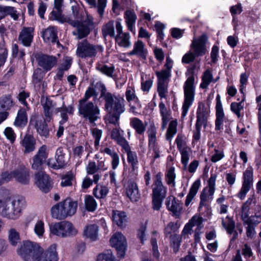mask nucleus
Instances as JSON below:
<instances>
[{"label": "nucleus", "mask_w": 261, "mask_h": 261, "mask_svg": "<svg viewBox=\"0 0 261 261\" xmlns=\"http://www.w3.org/2000/svg\"><path fill=\"white\" fill-rule=\"evenodd\" d=\"M123 131L119 128H115V140L125 150L129 149L128 143L123 137Z\"/></svg>", "instance_id": "obj_37"}, {"label": "nucleus", "mask_w": 261, "mask_h": 261, "mask_svg": "<svg viewBox=\"0 0 261 261\" xmlns=\"http://www.w3.org/2000/svg\"><path fill=\"white\" fill-rule=\"evenodd\" d=\"M41 102L44 109L46 119L47 121H49L52 116L53 111L56 105L48 97L42 98Z\"/></svg>", "instance_id": "obj_26"}, {"label": "nucleus", "mask_w": 261, "mask_h": 261, "mask_svg": "<svg viewBox=\"0 0 261 261\" xmlns=\"http://www.w3.org/2000/svg\"><path fill=\"white\" fill-rule=\"evenodd\" d=\"M177 148L181 156V161L184 165V169H187V165L189 160V153L191 148L188 146L186 138L180 134H178L175 139Z\"/></svg>", "instance_id": "obj_11"}, {"label": "nucleus", "mask_w": 261, "mask_h": 261, "mask_svg": "<svg viewBox=\"0 0 261 261\" xmlns=\"http://www.w3.org/2000/svg\"><path fill=\"white\" fill-rule=\"evenodd\" d=\"M125 15L128 29L130 31L132 32L133 30V26L137 19L136 15L132 11L127 10L125 12Z\"/></svg>", "instance_id": "obj_42"}, {"label": "nucleus", "mask_w": 261, "mask_h": 261, "mask_svg": "<svg viewBox=\"0 0 261 261\" xmlns=\"http://www.w3.org/2000/svg\"><path fill=\"white\" fill-rule=\"evenodd\" d=\"M43 38L46 42H57L58 44L59 43L57 39V29L54 27H49L43 31Z\"/></svg>", "instance_id": "obj_27"}, {"label": "nucleus", "mask_w": 261, "mask_h": 261, "mask_svg": "<svg viewBox=\"0 0 261 261\" xmlns=\"http://www.w3.org/2000/svg\"><path fill=\"white\" fill-rule=\"evenodd\" d=\"M13 106L11 96L4 95L0 97V109L7 112Z\"/></svg>", "instance_id": "obj_41"}, {"label": "nucleus", "mask_w": 261, "mask_h": 261, "mask_svg": "<svg viewBox=\"0 0 261 261\" xmlns=\"http://www.w3.org/2000/svg\"><path fill=\"white\" fill-rule=\"evenodd\" d=\"M36 184L43 192H48L51 188V180L48 175L43 172H38L35 175Z\"/></svg>", "instance_id": "obj_17"}, {"label": "nucleus", "mask_w": 261, "mask_h": 261, "mask_svg": "<svg viewBox=\"0 0 261 261\" xmlns=\"http://www.w3.org/2000/svg\"><path fill=\"white\" fill-rule=\"evenodd\" d=\"M124 102L122 97L115 98V121H118L119 115L125 111Z\"/></svg>", "instance_id": "obj_40"}, {"label": "nucleus", "mask_w": 261, "mask_h": 261, "mask_svg": "<svg viewBox=\"0 0 261 261\" xmlns=\"http://www.w3.org/2000/svg\"><path fill=\"white\" fill-rule=\"evenodd\" d=\"M8 240L13 246H16L20 242L19 233L14 228H11L9 231Z\"/></svg>", "instance_id": "obj_45"}, {"label": "nucleus", "mask_w": 261, "mask_h": 261, "mask_svg": "<svg viewBox=\"0 0 261 261\" xmlns=\"http://www.w3.org/2000/svg\"><path fill=\"white\" fill-rule=\"evenodd\" d=\"M14 178L21 184H27L29 181V170L24 166H21L13 171Z\"/></svg>", "instance_id": "obj_24"}, {"label": "nucleus", "mask_w": 261, "mask_h": 261, "mask_svg": "<svg viewBox=\"0 0 261 261\" xmlns=\"http://www.w3.org/2000/svg\"><path fill=\"white\" fill-rule=\"evenodd\" d=\"M23 261H58L59 257L56 246L51 245L43 251L39 244L30 241L23 242L17 250Z\"/></svg>", "instance_id": "obj_1"}, {"label": "nucleus", "mask_w": 261, "mask_h": 261, "mask_svg": "<svg viewBox=\"0 0 261 261\" xmlns=\"http://www.w3.org/2000/svg\"><path fill=\"white\" fill-rule=\"evenodd\" d=\"M149 145H154L156 140V129L154 126H151L148 130Z\"/></svg>", "instance_id": "obj_63"}, {"label": "nucleus", "mask_w": 261, "mask_h": 261, "mask_svg": "<svg viewBox=\"0 0 261 261\" xmlns=\"http://www.w3.org/2000/svg\"><path fill=\"white\" fill-rule=\"evenodd\" d=\"M226 219V221H224L223 219H222V226L226 230L228 233L233 234L231 241H234L237 239L238 235V232L234 230L235 222L229 216H227Z\"/></svg>", "instance_id": "obj_29"}, {"label": "nucleus", "mask_w": 261, "mask_h": 261, "mask_svg": "<svg viewBox=\"0 0 261 261\" xmlns=\"http://www.w3.org/2000/svg\"><path fill=\"white\" fill-rule=\"evenodd\" d=\"M127 222V216L125 212L115 211V222L118 226L125 227Z\"/></svg>", "instance_id": "obj_43"}, {"label": "nucleus", "mask_w": 261, "mask_h": 261, "mask_svg": "<svg viewBox=\"0 0 261 261\" xmlns=\"http://www.w3.org/2000/svg\"><path fill=\"white\" fill-rule=\"evenodd\" d=\"M67 164L65 158V153L62 148H58L55 153V159L50 158L47 161L48 166L54 169H58L64 167Z\"/></svg>", "instance_id": "obj_15"}, {"label": "nucleus", "mask_w": 261, "mask_h": 261, "mask_svg": "<svg viewBox=\"0 0 261 261\" xmlns=\"http://www.w3.org/2000/svg\"><path fill=\"white\" fill-rule=\"evenodd\" d=\"M213 79V75L211 71L206 70L202 77V83L200 84V88L202 89H206L208 85L212 82Z\"/></svg>", "instance_id": "obj_48"}, {"label": "nucleus", "mask_w": 261, "mask_h": 261, "mask_svg": "<svg viewBox=\"0 0 261 261\" xmlns=\"http://www.w3.org/2000/svg\"><path fill=\"white\" fill-rule=\"evenodd\" d=\"M47 155V147L45 145L42 146L33 159L32 168L34 170H40Z\"/></svg>", "instance_id": "obj_16"}, {"label": "nucleus", "mask_w": 261, "mask_h": 261, "mask_svg": "<svg viewBox=\"0 0 261 261\" xmlns=\"http://www.w3.org/2000/svg\"><path fill=\"white\" fill-rule=\"evenodd\" d=\"M85 204L87 211H94L97 208V203L94 198L91 196H86L85 198Z\"/></svg>", "instance_id": "obj_46"}, {"label": "nucleus", "mask_w": 261, "mask_h": 261, "mask_svg": "<svg viewBox=\"0 0 261 261\" xmlns=\"http://www.w3.org/2000/svg\"><path fill=\"white\" fill-rule=\"evenodd\" d=\"M207 37L205 35H201L197 40H193L191 47L193 49V53L196 57L201 56L206 52L205 44Z\"/></svg>", "instance_id": "obj_18"}, {"label": "nucleus", "mask_w": 261, "mask_h": 261, "mask_svg": "<svg viewBox=\"0 0 261 261\" xmlns=\"http://www.w3.org/2000/svg\"><path fill=\"white\" fill-rule=\"evenodd\" d=\"M156 75L158 79V82L167 83V80L170 75V71L168 70H162L160 71H156Z\"/></svg>", "instance_id": "obj_54"}, {"label": "nucleus", "mask_w": 261, "mask_h": 261, "mask_svg": "<svg viewBox=\"0 0 261 261\" xmlns=\"http://www.w3.org/2000/svg\"><path fill=\"white\" fill-rule=\"evenodd\" d=\"M194 81L193 76L189 77L186 81L184 86L185 100L182 106V116H185L190 106L192 105L194 99Z\"/></svg>", "instance_id": "obj_10"}, {"label": "nucleus", "mask_w": 261, "mask_h": 261, "mask_svg": "<svg viewBox=\"0 0 261 261\" xmlns=\"http://www.w3.org/2000/svg\"><path fill=\"white\" fill-rule=\"evenodd\" d=\"M208 116L209 110L205 107L204 104L200 103L197 111L196 126L201 127L203 125L204 128L206 127Z\"/></svg>", "instance_id": "obj_21"}, {"label": "nucleus", "mask_w": 261, "mask_h": 261, "mask_svg": "<svg viewBox=\"0 0 261 261\" xmlns=\"http://www.w3.org/2000/svg\"><path fill=\"white\" fill-rule=\"evenodd\" d=\"M103 50L101 46H95L89 43L87 40H84L78 44L76 54L81 58H92L97 54L101 53Z\"/></svg>", "instance_id": "obj_9"}, {"label": "nucleus", "mask_w": 261, "mask_h": 261, "mask_svg": "<svg viewBox=\"0 0 261 261\" xmlns=\"http://www.w3.org/2000/svg\"><path fill=\"white\" fill-rule=\"evenodd\" d=\"M30 126L36 129L40 136L47 137L49 130L44 118L42 116L34 115L30 118Z\"/></svg>", "instance_id": "obj_12"}, {"label": "nucleus", "mask_w": 261, "mask_h": 261, "mask_svg": "<svg viewBox=\"0 0 261 261\" xmlns=\"http://www.w3.org/2000/svg\"><path fill=\"white\" fill-rule=\"evenodd\" d=\"M91 133L94 139V145L96 147L99 145V142L102 136V130L97 128H91Z\"/></svg>", "instance_id": "obj_50"}, {"label": "nucleus", "mask_w": 261, "mask_h": 261, "mask_svg": "<svg viewBox=\"0 0 261 261\" xmlns=\"http://www.w3.org/2000/svg\"><path fill=\"white\" fill-rule=\"evenodd\" d=\"M253 184V169L248 167L244 173L243 182L242 188L238 194L241 199H244L247 193L250 190Z\"/></svg>", "instance_id": "obj_14"}, {"label": "nucleus", "mask_w": 261, "mask_h": 261, "mask_svg": "<svg viewBox=\"0 0 261 261\" xmlns=\"http://www.w3.org/2000/svg\"><path fill=\"white\" fill-rule=\"evenodd\" d=\"M49 229L51 234L62 238L75 236L77 232V229L73 224L68 221L51 224Z\"/></svg>", "instance_id": "obj_8"}, {"label": "nucleus", "mask_w": 261, "mask_h": 261, "mask_svg": "<svg viewBox=\"0 0 261 261\" xmlns=\"http://www.w3.org/2000/svg\"><path fill=\"white\" fill-rule=\"evenodd\" d=\"M77 208V201L71 198H66L51 207V215L56 219H64L68 216L73 215L76 213Z\"/></svg>", "instance_id": "obj_4"}, {"label": "nucleus", "mask_w": 261, "mask_h": 261, "mask_svg": "<svg viewBox=\"0 0 261 261\" xmlns=\"http://www.w3.org/2000/svg\"><path fill=\"white\" fill-rule=\"evenodd\" d=\"M200 186V180H196L192 185L191 188H190V191L187 196L186 199L185 201V205L188 206L191 202L192 201L193 198L197 194L198 190Z\"/></svg>", "instance_id": "obj_36"}, {"label": "nucleus", "mask_w": 261, "mask_h": 261, "mask_svg": "<svg viewBox=\"0 0 261 261\" xmlns=\"http://www.w3.org/2000/svg\"><path fill=\"white\" fill-rule=\"evenodd\" d=\"M72 14L74 19L71 17H66L64 21L67 22L74 27L77 28V38L82 39L87 36L94 28V23L93 17L90 15H87L86 19L80 23L78 8L76 6L72 7Z\"/></svg>", "instance_id": "obj_3"}, {"label": "nucleus", "mask_w": 261, "mask_h": 261, "mask_svg": "<svg viewBox=\"0 0 261 261\" xmlns=\"http://www.w3.org/2000/svg\"><path fill=\"white\" fill-rule=\"evenodd\" d=\"M217 175L212 174L208 180V188H204L200 194V207L207 203L209 200L213 199V196L215 191V182Z\"/></svg>", "instance_id": "obj_13"}, {"label": "nucleus", "mask_w": 261, "mask_h": 261, "mask_svg": "<svg viewBox=\"0 0 261 261\" xmlns=\"http://www.w3.org/2000/svg\"><path fill=\"white\" fill-rule=\"evenodd\" d=\"M255 202V198L254 195L249 197L247 200L243 203L241 208V218L243 221L249 218V206L252 203Z\"/></svg>", "instance_id": "obj_35"}, {"label": "nucleus", "mask_w": 261, "mask_h": 261, "mask_svg": "<svg viewBox=\"0 0 261 261\" xmlns=\"http://www.w3.org/2000/svg\"><path fill=\"white\" fill-rule=\"evenodd\" d=\"M152 208L155 211L160 210L162 206V202L166 196L167 191L163 186L161 176L156 175V179L152 186Z\"/></svg>", "instance_id": "obj_6"}, {"label": "nucleus", "mask_w": 261, "mask_h": 261, "mask_svg": "<svg viewBox=\"0 0 261 261\" xmlns=\"http://www.w3.org/2000/svg\"><path fill=\"white\" fill-rule=\"evenodd\" d=\"M244 224L247 225L246 228V234L247 237L252 238L255 234L254 225L253 224V220L251 219H247L244 221Z\"/></svg>", "instance_id": "obj_51"}, {"label": "nucleus", "mask_w": 261, "mask_h": 261, "mask_svg": "<svg viewBox=\"0 0 261 261\" xmlns=\"http://www.w3.org/2000/svg\"><path fill=\"white\" fill-rule=\"evenodd\" d=\"M102 32L104 36L110 35V36H113L114 35V27L113 22L110 21L107 23L102 29Z\"/></svg>", "instance_id": "obj_59"}, {"label": "nucleus", "mask_w": 261, "mask_h": 261, "mask_svg": "<svg viewBox=\"0 0 261 261\" xmlns=\"http://www.w3.org/2000/svg\"><path fill=\"white\" fill-rule=\"evenodd\" d=\"M244 100L243 99L240 102H232L230 105L231 110L235 113L238 118H240L241 115L240 111L243 109V106L242 105V102Z\"/></svg>", "instance_id": "obj_58"}, {"label": "nucleus", "mask_w": 261, "mask_h": 261, "mask_svg": "<svg viewBox=\"0 0 261 261\" xmlns=\"http://www.w3.org/2000/svg\"><path fill=\"white\" fill-rule=\"evenodd\" d=\"M63 0H55L54 8L52 11L53 15H55L56 17H59L62 11Z\"/></svg>", "instance_id": "obj_56"}, {"label": "nucleus", "mask_w": 261, "mask_h": 261, "mask_svg": "<svg viewBox=\"0 0 261 261\" xmlns=\"http://www.w3.org/2000/svg\"><path fill=\"white\" fill-rule=\"evenodd\" d=\"M96 68L106 75L111 77L113 76L114 72L113 67H108L107 65H98L97 66Z\"/></svg>", "instance_id": "obj_57"}, {"label": "nucleus", "mask_w": 261, "mask_h": 261, "mask_svg": "<svg viewBox=\"0 0 261 261\" xmlns=\"http://www.w3.org/2000/svg\"><path fill=\"white\" fill-rule=\"evenodd\" d=\"M73 177V175L72 173H69L67 174L62 178L61 185L62 187H67L71 185Z\"/></svg>", "instance_id": "obj_64"}, {"label": "nucleus", "mask_w": 261, "mask_h": 261, "mask_svg": "<svg viewBox=\"0 0 261 261\" xmlns=\"http://www.w3.org/2000/svg\"><path fill=\"white\" fill-rule=\"evenodd\" d=\"M158 92L161 98L165 97L167 92V83L158 82Z\"/></svg>", "instance_id": "obj_61"}, {"label": "nucleus", "mask_w": 261, "mask_h": 261, "mask_svg": "<svg viewBox=\"0 0 261 261\" xmlns=\"http://www.w3.org/2000/svg\"><path fill=\"white\" fill-rule=\"evenodd\" d=\"M44 225V222L42 220H38L34 225V231L39 238L44 237L45 233Z\"/></svg>", "instance_id": "obj_44"}, {"label": "nucleus", "mask_w": 261, "mask_h": 261, "mask_svg": "<svg viewBox=\"0 0 261 261\" xmlns=\"http://www.w3.org/2000/svg\"><path fill=\"white\" fill-rule=\"evenodd\" d=\"M127 196L132 201H137L140 198V194L137 184L134 181H128L125 188Z\"/></svg>", "instance_id": "obj_23"}, {"label": "nucleus", "mask_w": 261, "mask_h": 261, "mask_svg": "<svg viewBox=\"0 0 261 261\" xmlns=\"http://www.w3.org/2000/svg\"><path fill=\"white\" fill-rule=\"evenodd\" d=\"M169 237L174 251L175 252H177L181 242V237H179L177 234H173L170 235Z\"/></svg>", "instance_id": "obj_53"}, {"label": "nucleus", "mask_w": 261, "mask_h": 261, "mask_svg": "<svg viewBox=\"0 0 261 261\" xmlns=\"http://www.w3.org/2000/svg\"><path fill=\"white\" fill-rule=\"evenodd\" d=\"M25 206V201L22 198L13 201L9 198L0 199V215L9 220H16L20 216Z\"/></svg>", "instance_id": "obj_2"}, {"label": "nucleus", "mask_w": 261, "mask_h": 261, "mask_svg": "<svg viewBox=\"0 0 261 261\" xmlns=\"http://www.w3.org/2000/svg\"><path fill=\"white\" fill-rule=\"evenodd\" d=\"M178 228L179 226L177 223H174L172 222H169L164 229V233L166 237L172 235V232H174L176 231Z\"/></svg>", "instance_id": "obj_55"}, {"label": "nucleus", "mask_w": 261, "mask_h": 261, "mask_svg": "<svg viewBox=\"0 0 261 261\" xmlns=\"http://www.w3.org/2000/svg\"><path fill=\"white\" fill-rule=\"evenodd\" d=\"M216 119L215 121L216 129L220 130L221 125L224 121V114L220 100V96L218 94L216 97Z\"/></svg>", "instance_id": "obj_25"}, {"label": "nucleus", "mask_w": 261, "mask_h": 261, "mask_svg": "<svg viewBox=\"0 0 261 261\" xmlns=\"http://www.w3.org/2000/svg\"><path fill=\"white\" fill-rule=\"evenodd\" d=\"M179 203L176 201L175 198L170 196L167 197L166 205L168 210L172 212L174 216L178 217L179 212L181 208Z\"/></svg>", "instance_id": "obj_30"}, {"label": "nucleus", "mask_w": 261, "mask_h": 261, "mask_svg": "<svg viewBox=\"0 0 261 261\" xmlns=\"http://www.w3.org/2000/svg\"><path fill=\"white\" fill-rule=\"evenodd\" d=\"M130 124L138 134L142 135L145 130L146 124L137 118H132Z\"/></svg>", "instance_id": "obj_38"}, {"label": "nucleus", "mask_w": 261, "mask_h": 261, "mask_svg": "<svg viewBox=\"0 0 261 261\" xmlns=\"http://www.w3.org/2000/svg\"><path fill=\"white\" fill-rule=\"evenodd\" d=\"M147 51L145 48L143 42L141 40L135 42L133 45V49L128 55L130 56L137 55L143 59H145Z\"/></svg>", "instance_id": "obj_28"}, {"label": "nucleus", "mask_w": 261, "mask_h": 261, "mask_svg": "<svg viewBox=\"0 0 261 261\" xmlns=\"http://www.w3.org/2000/svg\"><path fill=\"white\" fill-rule=\"evenodd\" d=\"M78 111L80 115L92 123L93 126L95 125V121L99 118V109L91 101L79 100Z\"/></svg>", "instance_id": "obj_5"}, {"label": "nucleus", "mask_w": 261, "mask_h": 261, "mask_svg": "<svg viewBox=\"0 0 261 261\" xmlns=\"http://www.w3.org/2000/svg\"><path fill=\"white\" fill-rule=\"evenodd\" d=\"M193 232L192 227L191 226L190 223L189 222L186 224L182 231L181 238L184 239L188 238L190 235H191Z\"/></svg>", "instance_id": "obj_62"}, {"label": "nucleus", "mask_w": 261, "mask_h": 261, "mask_svg": "<svg viewBox=\"0 0 261 261\" xmlns=\"http://www.w3.org/2000/svg\"><path fill=\"white\" fill-rule=\"evenodd\" d=\"M177 123L175 121H171L167 129L166 134V139L170 140L173 136L176 133Z\"/></svg>", "instance_id": "obj_52"}, {"label": "nucleus", "mask_w": 261, "mask_h": 261, "mask_svg": "<svg viewBox=\"0 0 261 261\" xmlns=\"http://www.w3.org/2000/svg\"><path fill=\"white\" fill-rule=\"evenodd\" d=\"M127 154V160L129 163H130L132 167L134 168L137 165L138 162L137 155L135 152L132 151L129 149L125 150Z\"/></svg>", "instance_id": "obj_60"}, {"label": "nucleus", "mask_w": 261, "mask_h": 261, "mask_svg": "<svg viewBox=\"0 0 261 261\" xmlns=\"http://www.w3.org/2000/svg\"><path fill=\"white\" fill-rule=\"evenodd\" d=\"M38 65L44 70H50L57 63L55 57L47 55H41L37 58Z\"/></svg>", "instance_id": "obj_20"}, {"label": "nucleus", "mask_w": 261, "mask_h": 261, "mask_svg": "<svg viewBox=\"0 0 261 261\" xmlns=\"http://www.w3.org/2000/svg\"><path fill=\"white\" fill-rule=\"evenodd\" d=\"M108 192L107 187L105 186H97L93 190V194L97 198H102L105 197Z\"/></svg>", "instance_id": "obj_49"}, {"label": "nucleus", "mask_w": 261, "mask_h": 261, "mask_svg": "<svg viewBox=\"0 0 261 261\" xmlns=\"http://www.w3.org/2000/svg\"><path fill=\"white\" fill-rule=\"evenodd\" d=\"M34 28L24 27L19 33L18 40L25 46H30L33 38Z\"/></svg>", "instance_id": "obj_22"}, {"label": "nucleus", "mask_w": 261, "mask_h": 261, "mask_svg": "<svg viewBox=\"0 0 261 261\" xmlns=\"http://www.w3.org/2000/svg\"><path fill=\"white\" fill-rule=\"evenodd\" d=\"M56 111L57 112H60L61 113V115L62 119L60 123L61 124H62L65 123L68 119L67 113L71 114L73 113L74 107L72 105H70L67 107H66L64 105H63L61 108H57Z\"/></svg>", "instance_id": "obj_39"}, {"label": "nucleus", "mask_w": 261, "mask_h": 261, "mask_svg": "<svg viewBox=\"0 0 261 261\" xmlns=\"http://www.w3.org/2000/svg\"><path fill=\"white\" fill-rule=\"evenodd\" d=\"M96 261H114L113 251L111 250H105L97 256Z\"/></svg>", "instance_id": "obj_47"}, {"label": "nucleus", "mask_w": 261, "mask_h": 261, "mask_svg": "<svg viewBox=\"0 0 261 261\" xmlns=\"http://www.w3.org/2000/svg\"><path fill=\"white\" fill-rule=\"evenodd\" d=\"M98 226L95 224H90L86 227L84 230V236L92 241H95L98 238Z\"/></svg>", "instance_id": "obj_34"}, {"label": "nucleus", "mask_w": 261, "mask_h": 261, "mask_svg": "<svg viewBox=\"0 0 261 261\" xmlns=\"http://www.w3.org/2000/svg\"><path fill=\"white\" fill-rule=\"evenodd\" d=\"M28 122V116L25 109H21L18 111L14 124L19 127H24Z\"/></svg>", "instance_id": "obj_33"}, {"label": "nucleus", "mask_w": 261, "mask_h": 261, "mask_svg": "<svg viewBox=\"0 0 261 261\" xmlns=\"http://www.w3.org/2000/svg\"><path fill=\"white\" fill-rule=\"evenodd\" d=\"M126 248L127 242L125 237L121 233H115V250L118 257L124 256Z\"/></svg>", "instance_id": "obj_19"}, {"label": "nucleus", "mask_w": 261, "mask_h": 261, "mask_svg": "<svg viewBox=\"0 0 261 261\" xmlns=\"http://www.w3.org/2000/svg\"><path fill=\"white\" fill-rule=\"evenodd\" d=\"M130 35L128 33H120L115 36V42L122 47L128 48L131 45Z\"/></svg>", "instance_id": "obj_31"}, {"label": "nucleus", "mask_w": 261, "mask_h": 261, "mask_svg": "<svg viewBox=\"0 0 261 261\" xmlns=\"http://www.w3.org/2000/svg\"><path fill=\"white\" fill-rule=\"evenodd\" d=\"M22 145L24 148V152L29 153L33 151L35 148V140L34 138L30 135L25 136L22 141Z\"/></svg>", "instance_id": "obj_32"}, {"label": "nucleus", "mask_w": 261, "mask_h": 261, "mask_svg": "<svg viewBox=\"0 0 261 261\" xmlns=\"http://www.w3.org/2000/svg\"><path fill=\"white\" fill-rule=\"evenodd\" d=\"M95 87L101 91V97H103L106 101L105 108L108 112L105 118L106 122L114 124V108L113 107L114 102L112 95L107 92L105 85L101 82L96 83Z\"/></svg>", "instance_id": "obj_7"}]
</instances>
